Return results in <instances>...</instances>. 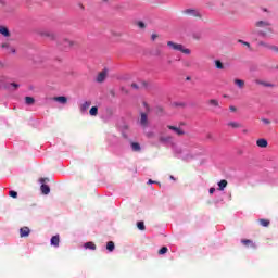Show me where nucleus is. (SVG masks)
<instances>
[{"mask_svg":"<svg viewBox=\"0 0 278 278\" xmlns=\"http://www.w3.org/2000/svg\"><path fill=\"white\" fill-rule=\"evenodd\" d=\"M167 47H169V49H172L173 51H180V53H184L185 55H190V53H192L190 49L185 48L184 45L181 43H175L173 41H168Z\"/></svg>","mask_w":278,"mask_h":278,"instance_id":"nucleus-1","label":"nucleus"},{"mask_svg":"<svg viewBox=\"0 0 278 278\" xmlns=\"http://www.w3.org/2000/svg\"><path fill=\"white\" fill-rule=\"evenodd\" d=\"M59 46L61 49H64V51H67V49H73V47H75V41L65 38L59 42Z\"/></svg>","mask_w":278,"mask_h":278,"instance_id":"nucleus-2","label":"nucleus"},{"mask_svg":"<svg viewBox=\"0 0 278 278\" xmlns=\"http://www.w3.org/2000/svg\"><path fill=\"white\" fill-rule=\"evenodd\" d=\"M255 84H257V86H264V88H276V86H277L273 83L262 80V79H256Z\"/></svg>","mask_w":278,"mask_h":278,"instance_id":"nucleus-3","label":"nucleus"},{"mask_svg":"<svg viewBox=\"0 0 278 278\" xmlns=\"http://www.w3.org/2000/svg\"><path fill=\"white\" fill-rule=\"evenodd\" d=\"M45 181H47V178L40 179V184H42L40 190L42 194H49V192H51V188L49 187V185H45Z\"/></svg>","mask_w":278,"mask_h":278,"instance_id":"nucleus-4","label":"nucleus"},{"mask_svg":"<svg viewBox=\"0 0 278 278\" xmlns=\"http://www.w3.org/2000/svg\"><path fill=\"white\" fill-rule=\"evenodd\" d=\"M184 14H187L188 16H195L198 18H201V13L194 9H187L184 11Z\"/></svg>","mask_w":278,"mask_h":278,"instance_id":"nucleus-5","label":"nucleus"},{"mask_svg":"<svg viewBox=\"0 0 278 278\" xmlns=\"http://www.w3.org/2000/svg\"><path fill=\"white\" fill-rule=\"evenodd\" d=\"M167 128H169L172 131H174L177 136H185L186 135V131H184V129H181L180 127L168 125Z\"/></svg>","mask_w":278,"mask_h":278,"instance_id":"nucleus-6","label":"nucleus"},{"mask_svg":"<svg viewBox=\"0 0 278 278\" xmlns=\"http://www.w3.org/2000/svg\"><path fill=\"white\" fill-rule=\"evenodd\" d=\"M140 125L141 127H149V117L147 113H141Z\"/></svg>","mask_w":278,"mask_h":278,"instance_id":"nucleus-7","label":"nucleus"},{"mask_svg":"<svg viewBox=\"0 0 278 278\" xmlns=\"http://www.w3.org/2000/svg\"><path fill=\"white\" fill-rule=\"evenodd\" d=\"M41 36H43V38H49V40H56L58 36L54 35L53 31H43L41 33Z\"/></svg>","mask_w":278,"mask_h":278,"instance_id":"nucleus-8","label":"nucleus"},{"mask_svg":"<svg viewBox=\"0 0 278 278\" xmlns=\"http://www.w3.org/2000/svg\"><path fill=\"white\" fill-rule=\"evenodd\" d=\"M53 101H56L58 103H62L63 105H66L68 103V98L64 96L54 97Z\"/></svg>","mask_w":278,"mask_h":278,"instance_id":"nucleus-9","label":"nucleus"},{"mask_svg":"<svg viewBox=\"0 0 278 278\" xmlns=\"http://www.w3.org/2000/svg\"><path fill=\"white\" fill-rule=\"evenodd\" d=\"M106 77H108V72H105V71L98 74V77H97L98 84H103V81H105Z\"/></svg>","mask_w":278,"mask_h":278,"instance_id":"nucleus-10","label":"nucleus"},{"mask_svg":"<svg viewBox=\"0 0 278 278\" xmlns=\"http://www.w3.org/2000/svg\"><path fill=\"white\" fill-rule=\"evenodd\" d=\"M0 34L4 36V38H10V29H8V26H0Z\"/></svg>","mask_w":278,"mask_h":278,"instance_id":"nucleus-11","label":"nucleus"},{"mask_svg":"<svg viewBox=\"0 0 278 278\" xmlns=\"http://www.w3.org/2000/svg\"><path fill=\"white\" fill-rule=\"evenodd\" d=\"M256 147H260V149H266V147H268V141L266 139H258L256 140Z\"/></svg>","mask_w":278,"mask_h":278,"instance_id":"nucleus-12","label":"nucleus"},{"mask_svg":"<svg viewBox=\"0 0 278 278\" xmlns=\"http://www.w3.org/2000/svg\"><path fill=\"white\" fill-rule=\"evenodd\" d=\"M29 233H30L29 227H23L20 229L21 238H27V236H29Z\"/></svg>","mask_w":278,"mask_h":278,"instance_id":"nucleus-13","label":"nucleus"},{"mask_svg":"<svg viewBox=\"0 0 278 278\" xmlns=\"http://www.w3.org/2000/svg\"><path fill=\"white\" fill-rule=\"evenodd\" d=\"M241 242H242V244H244V247H252V249H256L257 248L255 245V243H253V241L250 240V239H242Z\"/></svg>","mask_w":278,"mask_h":278,"instance_id":"nucleus-14","label":"nucleus"},{"mask_svg":"<svg viewBox=\"0 0 278 278\" xmlns=\"http://www.w3.org/2000/svg\"><path fill=\"white\" fill-rule=\"evenodd\" d=\"M51 245L52 247H60V235L53 236L51 238Z\"/></svg>","mask_w":278,"mask_h":278,"instance_id":"nucleus-15","label":"nucleus"},{"mask_svg":"<svg viewBox=\"0 0 278 278\" xmlns=\"http://www.w3.org/2000/svg\"><path fill=\"white\" fill-rule=\"evenodd\" d=\"M228 127H231L232 129H240V127H242V124L238 123V122H229Z\"/></svg>","mask_w":278,"mask_h":278,"instance_id":"nucleus-16","label":"nucleus"},{"mask_svg":"<svg viewBox=\"0 0 278 278\" xmlns=\"http://www.w3.org/2000/svg\"><path fill=\"white\" fill-rule=\"evenodd\" d=\"M85 249H90L91 251H96L97 250V244H94V242L89 241L85 243Z\"/></svg>","mask_w":278,"mask_h":278,"instance_id":"nucleus-17","label":"nucleus"},{"mask_svg":"<svg viewBox=\"0 0 278 278\" xmlns=\"http://www.w3.org/2000/svg\"><path fill=\"white\" fill-rule=\"evenodd\" d=\"M130 147H131L132 151H135V152H140L142 149V148H140V143H138V142H131Z\"/></svg>","mask_w":278,"mask_h":278,"instance_id":"nucleus-18","label":"nucleus"},{"mask_svg":"<svg viewBox=\"0 0 278 278\" xmlns=\"http://www.w3.org/2000/svg\"><path fill=\"white\" fill-rule=\"evenodd\" d=\"M90 105H92V102H90V101L84 102L80 106L81 112H86V110H88V108H90Z\"/></svg>","mask_w":278,"mask_h":278,"instance_id":"nucleus-19","label":"nucleus"},{"mask_svg":"<svg viewBox=\"0 0 278 278\" xmlns=\"http://www.w3.org/2000/svg\"><path fill=\"white\" fill-rule=\"evenodd\" d=\"M25 103L26 105H34V103H36V99H34L33 97H26Z\"/></svg>","mask_w":278,"mask_h":278,"instance_id":"nucleus-20","label":"nucleus"},{"mask_svg":"<svg viewBox=\"0 0 278 278\" xmlns=\"http://www.w3.org/2000/svg\"><path fill=\"white\" fill-rule=\"evenodd\" d=\"M227 180L223 179L218 182L219 190L223 191L225 188H227Z\"/></svg>","mask_w":278,"mask_h":278,"instance_id":"nucleus-21","label":"nucleus"},{"mask_svg":"<svg viewBox=\"0 0 278 278\" xmlns=\"http://www.w3.org/2000/svg\"><path fill=\"white\" fill-rule=\"evenodd\" d=\"M90 116H97L99 114V108L92 106L89 111Z\"/></svg>","mask_w":278,"mask_h":278,"instance_id":"nucleus-22","label":"nucleus"},{"mask_svg":"<svg viewBox=\"0 0 278 278\" xmlns=\"http://www.w3.org/2000/svg\"><path fill=\"white\" fill-rule=\"evenodd\" d=\"M258 223H260V225H262V227L270 226V220H268V219H260Z\"/></svg>","mask_w":278,"mask_h":278,"instance_id":"nucleus-23","label":"nucleus"},{"mask_svg":"<svg viewBox=\"0 0 278 278\" xmlns=\"http://www.w3.org/2000/svg\"><path fill=\"white\" fill-rule=\"evenodd\" d=\"M106 249H108V251H110V252L114 251V249H115L114 241H109V242L106 243Z\"/></svg>","mask_w":278,"mask_h":278,"instance_id":"nucleus-24","label":"nucleus"},{"mask_svg":"<svg viewBox=\"0 0 278 278\" xmlns=\"http://www.w3.org/2000/svg\"><path fill=\"white\" fill-rule=\"evenodd\" d=\"M268 22H264V21H258L256 22V27H268Z\"/></svg>","mask_w":278,"mask_h":278,"instance_id":"nucleus-25","label":"nucleus"},{"mask_svg":"<svg viewBox=\"0 0 278 278\" xmlns=\"http://www.w3.org/2000/svg\"><path fill=\"white\" fill-rule=\"evenodd\" d=\"M235 84L238 88H244V80L242 79H235Z\"/></svg>","mask_w":278,"mask_h":278,"instance_id":"nucleus-26","label":"nucleus"},{"mask_svg":"<svg viewBox=\"0 0 278 278\" xmlns=\"http://www.w3.org/2000/svg\"><path fill=\"white\" fill-rule=\"evenodd\" d=\"M215 66L216 68H218V71H223V68H225V65H223V62L218 60L215 61Z\"/></svg>","mask_w":278,"mask_h":278,"instance_id":"nucleus-27","label":"nucleus"},{"mask_svg":"<svg viewBox=\"0 0 278 278\" xmlns=\"http://www.w3.org/2000/svg\"><path fill=\"white\" fill-rule=\"evenodd\" d=\"M168 253V248L167 247H163L159 250V255H164Z\"/></svg>","mask_w":278,"mask_h":278,"instance_id":"nucleus-28","label":"nucleus"},{"mask_svg":"<svg viewBox=\"0 0 278 278\" xmlns=\"http://www.w3.org/2000/svg\"><path fill=\"white\" fill-rule=\"evenodd\" d=\"M267 49H269V51H274V53L278 54V47L277 46H267Z\"/></svg>","mask_w":278,"mask_h":278,"instance_id":"nucleus-29","label":"nucleus"},{"mask_svg":"<svg viewBox=\"0 0 278 278\" xmlns=\"http://www.w3.org/2000/svg\"><path fill=\"white\" fill-rule=\"evenodd\" d=\"M137 227L140 229V231H144V222H138Z\"/></svg>","mask_w":278,"mask_h":278,"instance_id":"nucleus-30","label":"nucleus"},{"mask_svg":"<svg viewBox=\"0 0 278 278\" xmlns=\"http://www.w3.org/2000/svg\"><path fill=\"white\" fill-rule=\"evenodd\" d=\"M208 103H210V105H214V108H218V100L212 99L208 101Z\"/></svg>","mask_w":278,"mask_h":278,"instance_id":"nucleus-31","label":"nucleus"},{"mask_svg":"<svg viewBox=\"0 0 278 278\" xmlns=\"http://www.w3.org/2000/svg\"><path fill=\"white\" fill-rule=\"evenodd\" d=\"M161 142H170V140H173L172 137H161L160 138Z\"/></svg>","mask_w":278,"mask_h":278,"instance_id":"nucleus-32","label":"nucleus"},{"mask_svg":"<svg viewBox=\"0 0 278 278\" xmlns=\"http://www.w3.org/2000/svg\"><path fill=\"white\" fill-rule=\"evenodd\" d=\"M9 197H12V199H17L18 193L16 191H9Z\"/></svg>","mask_w":278,"mask_h":278,"instance_id":"nucleus-33","label":"nucleus"},{"mask_svg":"<svg viewBox=\"0 0 278 278\" xmlns=\"http://www.w3.org/2000/svg\"><path fill=\"white\" fill-rule=\"evenodd\" d=\"M271 45H268V43H266V42H264V41H260L258 42V47H265L266 49H268V47H270Z\"/></svg>","mask_w":278,"mask_h":278,"instance_id":"nucleus-34","label":"nucleus"},{"mask_svg":"<svg viewBox=\"0 0 278 278\" xmlns=\"http://www.w3.org/2000/svg\"><path fill=\"white\" fill-rule=\"evenodd\" d=\"M137 25H138V27H139L140 29H144V27H147V25L144 24V22H138Z\"/></svg>","mask_w":278,"mask_h":278,"instance_id":"nucleus-35","label":"nucleus"},{"mask_svg":"<svg viewBox=\"0 0 278 278\" xmlns=\"http://www.w3.org/2000/svg\"><path fill=\"white\" fill-rule=\"evenodd\" d=\"M262 123H264V125H270V119L268 118H261Z\"/></svg>","mask_w":278,"mask_h":278,"instance_id":"nucleus-36","label":"nucleus"},{"mask_svg":"<svg viewBox=\"0 0 278 278\" xmlns=\"http://www.w3.org/2000/svg\"><path fill=\"white\" fill-rule=\"evenodd\" d=\"M9 53H16V49L14 47H9Z\"/></svg>","mask_w":278,"mask_h":278,"instance_id":"nucleus-37","label":"nucleus"},{"mask_svg":"<svg viewBox=\"0 0 278 278\" xmlns=\"http://www.w3.org/2000/svg\"><path fill=\"white\" fill-rule=\"evenodd\" d=\"M157 38H159L157 34H152L151 40L155 41V40H157Z\"/></svg>","mask_w":278,"mask_h":278,"instance_id":"nucleus-38","label":"nucleus"},{"mask_svg":"<svg viewBox=\"0 0 278 278\" xmlns=\"http://www.w3.org/2000/svg\"><path fill=\"white\" fill-rule=\"evenodd\" d=\"M11 86H12L13 88H15V90L18 89V87H20V85L16 84V83H11Z\"/></svg>","mask_w":278,"mask_h":278,"instance_id":"nucleus-39","label":"nucleus"},{"mask_svg":"<svg viewBox=\"0 0 278 278\" xmlns=\"http://www.w3.org/2000/svg\"><path fill=\"white\" fill-rule=\"evenodd\" d=\"M2 49H10V43H2Z\"/></svg>","mask_w":278,"mask_h":278,"instance_id":"nucleus-40","label":"nucleus"},{"mask_svg":"<svg viewBox=\"0 0 278 278\" xmlns=\"http://www.w3.org/2000/svg\"><path fill=\"white\" fill-rule=\"evenodd\" d=\"M210 194H214V192H216V189L214 187L210 188L208 190Z\"/></svg>","mask_w":278,"mask_h":278,"instance_id":"nucleus-41","label":"nucleus"},{"mask_svg":"<svg viewBox=\"0 0 278 278\" xmlns=\"http://www.w3.org/2000/svg\"><path fill=\"white\" fill-rule=\"evenodd\" d=\"M230 112H236L238 109L236 106H229Z\"/></svg>","mask_w":278,"mask_h":278,"instance_id":"nucleus-42","label":"nucleus"},{"mask_svg":"<svg viewBox=\"0 0 278 278\" xmlns=\"http://www.w3.org/2000/svg\"><path fill=\"white\" fill-rule=\"evenodd\" d=\"M131 88H135L136 90H138V85L136 83H132Z\"/></svg>","mask_w":278,"mask_h":278,"instance_id":"nucleus-43","label":"nucleus"},{"mask_svg":"<svg viewBox=\"0 0 278 278\" xmlns=\"http://www.w3.org/2000/svg\"><path fill=\"white\" fill-rule=\"evenodd\" d=\"M243 45H244L245 47H251V43H249V42H243Z\"/></svg>","mask_w":278,"mask_h":278,"instance_id":"nucleus-44","label":"nucleus"},{"mask_svg":"<svg viewBox=\"0 0 278 278\" xmlns=\"http://www.w3.org/2000/svg\"><path fill=\"white\" fill-rule=\"evenodd\" d=\"M206 138L212 139V138H213L212 134H208V135L206 136Z\"/></svg>","mask_w":278,"mask_h":278,"instance_id":"nucleus-45","label":"nucleus"},{"mask_svg":"<svg viewBox=\"0 0 278 278\" xmlns=\"http://www.w3.org/2000/svg\"><path fill=\"white\" fill-rule=\"evenodd\" d=\"M148 184H155V181H153V180L150 179V180L148 181Z\"/></svg>","mask_w":278,"mask_h":278,"instance_id":"nucleus-46","label":"nucleus"},{"mask_svg":"<svg viewBox=\"0 0 278 278\" xmlns=\"http://www.w3.org/2000/svg\"><path fill=\"white\" fill-rule=\"evenodd\" d=\"M248 131L247 130H243V134H247Z\"/></svg>","mask_w":278,"mask_h":278,"instance_id":"nucleus-47","label":"nucleus"},{"mask_svg":"<svg viewBox=\"0 0 278 278\" xmlns=\"http://www.w3.org/2000/svg\"><path fill=\"white\" fill-rule=\"evenodd\" d=\"M170 179H174V177H173V176H170Z\"/></svg>","mask_w":278,"mask_h":278,"instance_id":"nucleus-48","label":"nucleus"}]
</instances>
